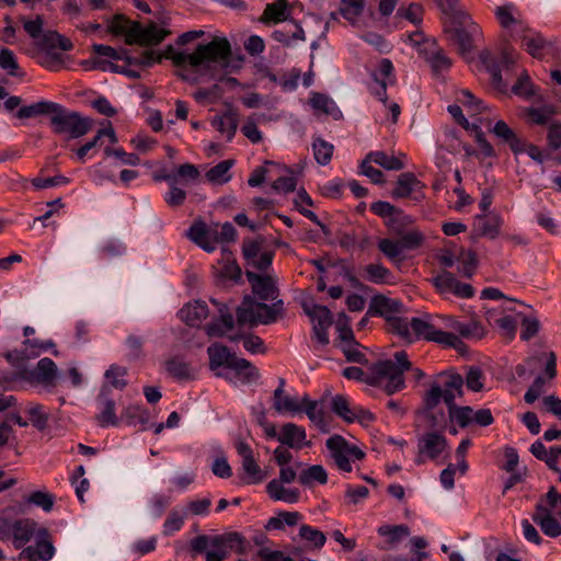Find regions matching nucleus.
Returning a JSON list of instances; mask_svg holds the SVG:
<instances>
[{
	"label": "nucleus",
	"mask_w": 561,
	"mask_h": 561,
	"mask_svg": "<svg viewBox=\"0 0 561 561\" xmlns=\"http://www.w3.org/2000/svg\"><path fill=\"white\" fill-rule=\"evenodd\" d=\"M463 379L459 374L440 373L424 394V404L427 410L435 409L442 401L448 408V415L453 422L465 428L473 423V409L471 407H456L455 400L462 396Z\"/></svg>",
	"instance_id": "nucleus-1"
},
{
	"label": "nucleus",
	"mask_w": 561,
	"mask_h": 561,
	"mask_svg": "<svg viewBox=\"0 0 561 561\" xmlns=\"http://www.w3.org/2000/svg\"><path fill=\"white\" fill-rule=\"evenodd\" d=\"M394 323L396 334L409 343L425 340L454 348L461 344L454 333L446 332V316L423 313L411 319L396 320Z\"/></svg>",
	"instance_id": "nucleus-2"
},
{
	"label": "nucleus",
	"mask_w": 561,
	"mask_h": 561,
	"mask_svg": "<svg viewBox=\"0 0 561 561\" xmlns=\"http://www.w3.org/2000/svg\"><path fill=\"white\" fill-rule=\"evenodd\" d=\"M411 369V362L403 351L396 352L393 359L378 360L370 365L365 382L382 388L393 394L405 387L404 371Z\"/></svg>",
	"instance_id": "nucleus-3"
},
{
	"label": "nucleus",
	"mask_w": 561,
	"mask_h": 561,
	"mask_svg": "<svg viewBox=\"0 0 561 561\" xmlns=\"http://www.w3.org/2000/svg\"><path fill=\"white\" fill-rule=\"evenodd\" d=\"M231 54V46L227 38L216 37L207 44H201L193 53L184 50L174 51L171 56L174 65L199 67L209 62H226Z\"/></svg>",
	"instance_id": "nucleus-4"
},
{
	"label": "nucleus",
	"mask_w": 561,
	"mask_h": 561,
	"mask_svg": "<svg viewBox=\"0 0 561 561\" xmlns=\"http://www.w3.org/2000/svg\"><path fill=\"white\" fill-rule=\"evenodd\" d=\"M49 122L53 133L64 136L66 139L81 138L87 135L93 126L91 118L82 116L78 112L70 111L58 103H55Z\"/></svg>",
	"instance_id": "nucleus-5"
},
{
	"label": "nucleus",
	"mask_w": 561,
	"mask_h": 561,
	"mask_svg": "<svg viewBox=\"0 0 561 561\" xmlns=\"http://www.w3.org/2000/svg\"><path fill=\"white\" fill-rule=\"evenodd\" d=\"M282 300L268 306L264 302H257L251 297H245L237 309L238 323L250 324L251 327L259 323H273L282 312Z\"/></svg>",
	"instance_id": "nucleus-6"
},
{
	"label": "nucleus",
	"mask_w": 561,
	"mask_h": 561,
	"mask_svg": "<svg viewBox=\"0 0 561 561\" xmlns=\"http://www.w3.org/2000/svg\"><path fill=\"white\" fill-rule=\"evenodd\" d=\"M325 446L336 468L342 472L350 473L353 468L351 460H362L364 451L355 445H350L341 435H333L325 442Z\"/></svg>",
	"instance_id": "nucleus-7"
},
{
	"label": "nucleus",
	"mask_w": 561,
	"mask_h": 561,
	"mask_svg": "<svg viewBox=\"0 0 561 561\" xmlns=\"http://www.w3.org/2000/svg\"><path fill=\"white\" fill-rule=\"evenodd\" d=\"M425 240L424 233L420 229H413L409 234L398 240L382 238L378 240L379 251L391 262H400L404 250H415L420 248Z\"/></svg>",
	"instance_id": "nucleus-8"
},
{
	"label": "nucleus",
	"mask_w": 561,
	"mask_h": 561,
	"mask_svg": "<svg viewBox=\"0 0 561 561\" xmlns=\"http://www.w3.org/2000/svg\"><path fill=\"white\" fill-rule=\"evenodd\" d=\"M58 375V369L53 359L48 357L41 358L34 369L23 370L22 373L12 377H3L0 382L4 388H12L11 382L15 381L18 377L25 379L30 382H36L38 385L50 387L55 385V380Z\"/></svg>",
	"instance_id": "nucleus-9"
},
{
	"label": "nucleus",
	"mask_w": 561,
	"mask_h": 561,
	"mask_svg": "<svg viewBox=\"0 0 561 561\" xmlns=\"http://www.w3.org/2000/svg\"><path fill=\"white\" fill-rule=\"evenodd\" d=\"M233 551L239 554L245 553L244 537L238 533H228L211 537L210 549L206 551V561H222Z\"/></svg>",
	"instance_id": "nucleus-10"
},
{
	"label": "nucleus",
	"mask_w": 561,
	"mask_h": 561,
	"mask_svg": "<svg viewBox=\"0 0 561 561\" xmlns=\"http://www.w3.org/2000/svg\"><path fill=\"white\" fill-rule=\"evenodd\" d=\"M451 39L457 44L459 53L466 56L482 39V30L469 15L461 14L458 25L451 31Z\"/></svg>",
	"instance_id": "nucleus-11"
},
{
	"label": "nucleus",
	"mask_w": 561,
	"mask_h": 561,
	"mask_svg": "<svg viewBox=\"0 0 561 561\" xmlns=\"http://www.w3.org/2000/svg\"><path fill=\"white\" fill-rule=\"evenodd\" d=\"M448 448L447 439L437 432H427L417 438L416 465H423L426 460H437Z\"/></svg>",
	"instance_id": "nucleus-12"
},
{
	"label": "nucleus",
	"mask_w": 561,
	"mask_h": 561,
	"mask_svg": "<svg viewBox=\"0 0 561 561\" xmlns=\"http://www.w3.org/2000/svg\"><path fill=\"white\" fill-rule=\"evenodd\" d=\"M432 283L436 290L445 297L455 296L461 299L473 297L474 289L470 284L459 282L456 276L443 271L432 278Z\"/></svg>",
	"instance_id": "nucleus-13"
},
{
	"label": "nucleus",
	"mask_w": 561,
	"mask_h": 561,
	"mask_svg": "<svg viewBox=\"0 0 561 561\" xmlns=\"http://www.w3.org/2000/svg\"><path fill=\"white\" fill-rule=\"evenodd\" d=\"M394 68L390 59H381L375 71L371 72L373 83L368 85L370 93L381 103L387 104V87L396 81Z\"/></svg>",
	"instance_id": "nucleus-14"
},
{
	"label": "nucleus",
	"mask_w": 561,
	"mask_h": 561,
	"mask_svg": "<svg viewBox=\"0 0 561 561\" xmlns=\"http://www.w3.org/2000/svg\"><path fill=\"white\" fill-rule=\"evenodd\" d=\"M169 34L170 31L159 27L156 23H149L146 26L133 23L127 34V44L158 45Z\"/></svg>",
	"instance_id": "nucleus-15"
},
{
	"label": "nucleus",
	"mask_w": 561,
	"mask_h": 561,
	"mask_svg": "<svg viewBox=\"0 0 561 561\" xmlns=\"http://www.w3.org/2000/svg\"><path fill=\"white\" fill-rule=\"evenodd\" d=\"M55 547L50 540L49 534L45 528H39L36 533L35 547L30 546L22 550L19 556L20 561H49L55 554Z\"/></svg>",
	"instance_id": "nucleus-16"
},
{
	"label": "nucleus",
	"mask_w": 561,
	"mask_h": 561,
	"mask_svg": "<svg viewBox=\"0 0 561 561\" xmlns=\"http://www.w3.org/2000/svg\"><path fill=\"white\" fill-rule=\"evenodd\" d=\"M494 15L499 24L510 32L512 36L517 37L528 27L519 9L512 2L504 3L494 9Z\"/></svg>",
	"instance_id": "nucleus-17"
},
{
	"label": "nucleus",
	"mask_w": 561,
	"mask_h": 561,
	"mask_svg": "<svg viewBox=\"0 0 561 561\" xmlns=\"http://www.w3.org/2000/svg\"><path fill=\"white\" fill-rule=\"evenodd\" d=\"M516 38L522 43L525 50L537 59H545L554 53V45L552 42L546 39L540 33L526 28Z\"/></svg>",
	"instance_id": "nucleus-18"
},
{
	"label": "nucleus",
	"mask_w": 561,
	"mask_h": 561,
	"mask_svg": "<svg viewBox=\"0 0 561 561\" xmlns=\"http://www.w3.org/2000/svg\"><path fill=\"white\" fill-rule=\"evenodd\" d=\"M479 59L484 69L490 75L492 85L500 92H505L507 90V83L502 79V67L508 70L510 65L514 62L513 58L507 53H504L502 56V61L499 64L493 58L491 51L485 49L479 54Z\"/></svg>",
	"instance_id": "nucleus-19"
},
{
	"label": "nucleus",
	"mask_w": 561,
	"mask_h": 561,
	"mask_svg": "<svg viewBox=\"0 0 561 561\" xmlns=\"http://www.w3.org/2000/svg\"><path fill=\"white\" fill-rule=\"evenodd\" d=\"M211 304L217 307L219 317L214 319L210 323L205 327V332L209 337H224L230 336L229 332H231L234 328V318L231 313L229 307L219 302L216 299H210Z\"/></svg>",
	"instance_id": "nucleus-20"
},
{
	"label": "nucleus",
	"mask_w": 561,
	"mask_h": 561,
	"mask_svg": "<svg viewBox=\"0 0 561 561\" xmlns=\"http://www.w3.org/2000/svg\"><path fill=\"white\" fill-rule=\"evenodd\" d=\"M371 308L375 313L383 317L388 321L389 330L396 334V320H405L400 317L403 305L397 300L382 295L375 296L371 300Z\"/></svg>",
	"instance_id": "nucleus-21"
},
{
	"label": "nucleus",
	"mask_w": 561,
	"mask_h": 561,
	"mask_svg": "<svg viewBox=\"0 0 561 561\" xmlns=\"http://www.w3.org/2000/svg\"><path fill=\"white\" fill-rule=\"evenodd\" d=\"M425 185L412 172L401 173L398 178L392 196L396 198L412 197L415 202L424 198Z\"/></svg>",
	"instance_id": "nucleus-22"
},
{
	"label": "nucleus",
	"mask_w": 561,
	"mask_h": 561,
	"mask_svg": "<svg viewBox=\"0 0 561 561\" xmlns=\"http://www.w3.org/2000/svg\"><path fill=\"white\" fill-rule=\"evenodd\" d=\"M55 343L51 340L39 341L37 339H25L21 351H12L7 354L8 362L14 364L19 360H26L39 356L42 353L54 348Z\"/></svg>",
	"instance_id": "nucleus-23"
},
{
	"label": "nucleus",
	"mask_w": 561,
	"mask_h": 561,
	"mask_svg": "<svg viewBox=\"0 0 561 561\" xmlns=\"http://www.w3.org/2000/svg\"><path fill=\"white\" fill-rule=\"evenodd\" d=\"M490 133L502 144L507 145L515 154H520L525 151V140L503 119L496 121L492 128H490Z\"/></svg>",
	"instance_id": "nucleus-24"
},
{
	"label": "nucleus",
	"mask_w": 561,
	"mask_h": 561,
	"mask_svg": "<svg viewBox=\"0 0 561 561\" xmlns=\"http://www.w3.org/2000/svg\"><path fill=\"white\" fill-rule=\"evenodd\" d=\"M285 380L283 378L278 381V387L273 393V407L279 414H296L302 411V403L297 397L285 393Z\"/></svg>",
	"instance_id": "nucleus-25"
},
{
	"label": "nucleus",
	"mask_w": 561,
	"mask_h": 561,
	"mask_svg": "<svg viewBox=\"0 0 561 561\" xmlns=\"http://www.w3.org/2000/svg\"><path fill=\"white\" fill-rule=\"evenodd\" d=\"M455 101L460 103L463 106L467 115L474 122L477 119L482 121V125H490L488 119L480 117L483 114L488 106L479 99H477L469 90H460L456 93Z\"/></svg>",
	"instance_id": "nucleus-26"
},
{
	"label": "nucleus",
	"mask_w": 561,
	"mask_h": 561,
	"mask_svg": "<svg viewBox=\"0 0 561 561\" xmlns=\"http://www.w3.org/2000/svg\"><path fill=\"white\" fill-rule=\"evenodd\" d=\"M557 517L550 511L543 508L542 504H537L533 520L546 536L557 538L561 535V523Z\"/></svg>",
	"instance_id": "nucleus-27"
},
{
	"label": "nucleus",
	"mask_w": 561,
	"mask_h": 561,
	"mask_svg": "<svg viewBox=\"0 0 561 561\" xmlns=\"http://www.w3.org/2000/svg\"><path fill=\"white\" fill-rule=\"evenodd\" d=\"M179 318L190 327H198L209 314L208 306L203 300L185 304L178 312Z\"/></svg>",
	"instance_id": "nucleus-28"
},
{
	"label": "nucleus",
	"mask_w": 561,
	"mask_h": 561,
	"mask_svg": "<svg viewBox=\"0 0 561 561\" xmlns=\"http://www.w3.org/2000/svg\"><path fill=\"white\" fill-rule=\"evenodd\" d=\"M306 430L295 423H286L280 428L277 440L294 449H301L304 446H309L310 443L306 440Z\"/></svg>",
	"instance_id": "nucleus-29"
},
{
	"label": "nucleus",
	"mask_w": 561,
	"mask_h": 561,
	"mask_svg": "<svg viewBox=\"0 0 561 561\" xmlns=\"http://www.w3.org/2000/svg\"><path fill=\"white\" fill-rule=\"evenodd\" d=\"M302 410L307 414L308 419L322 432L328 433L330 431V424L328 415L323 409L322 401L309 400L305 396L301 400Z\"/></svg>",
	"instance_id": "nucleus-30"
},
{
	"label": "nucleus",
	"mask_w": 561,
	"mask_h": 561,
	"mask_svg": "<svg viewBox=\"0 0 561 561\" xmlns=\"http://www.w3.org/2000/svg\"><path fill=\"white\" fill-rule=\"evenodd\" d=\"M245 275L252 286L254 295L261 300H272L275 298L276 287L272 277L262 276L251 271H247Z\"/></svg>",
	"instance_id": "nucleus-31"
},
{
	"label": "nucleus",
	"mask_w": 561,
	"mask_h": 561,
	"mask_svg": "<svg viewBox=\"0 0 561 561\" xmlns=\"http://www.w3.org/2000/svg\"><path fill=\"white\" fill-rule=\"evenodd\" d=\"M363 277L376 285H394L397 276L381 263H370L363 267Z\"/></svg>",
	"instance_id": "nucleus-32"
},
{
	"label": "nucleus",
	"mask_w": 561,
	"mask_h": 561,
	"mask_svg": "<svg viewBox=\"0 0 561 561\" xmlns=\"http://www.w3.org/2000/svg\"><path fill=\"white\" fill-rule=\"evenodd\" d=\"M39 528L31 519H20L12 524L13 543L16 549L23 548L32 538H36Z\"/></svg>",
	"instance_id": "nucleus-33"
},
{
	"label": "nucleus",
	"mask_w": 561,
	"mask_h": 561,
	"mask_svg": "<svg viewBox=\"0 0 561 561\" xmlns=\"http://www.w3.org/2000/svg\"><path fill=\"white\" fill-rule=\"evenodd\" d=\"M207 354L209 358V368L216 371L219 368H230L236 358V354L220 343H214L208 346Z\"/></svg>",
	"instance_id": "nucleus-34"
},
{
	"label": "nucleus",
	"mask_w": 561,
	"mask_h": 561,
	"mask_svg": "<svg viewBox=\"0 0 561 561\" xmlns=\"http://www.w3.org/2000/svg\"><path fill=\"white\" fill-rule=\"evenodd\" d=\"M420 55L431 66L435 75L446 72L451 67L450 58L440 48H437L436 45L431 48L425 47L421 49Z\"/></svg>",
	"instance_id": "nucleus-35"
},
{
	"label": "nucleus",
	"mask_w": 561,
	"mask_h": 561,
	"mask_svg": "<svg viewBox=\"0 0 561 561\" xmlns=\"http://www.w3.org/2000/svg\"><path fill=\"white\" fill-rule=\"evenodd\" d=\"M239 117L238 113L229 110L213 118L211 125L221 135L226 136L228 141H231L238 129Z\"/></svg>",
	"instance_id": "nucleus-36"
},
{
	"label": "nucleus",
	"mask_w": 561,
	"mask_h": 561,
	"mask_svg": "<svg viewBox=\"0 0 561 561\" xmlns=\"http://www.w3.org/2000/svg\"><path fill=\"white\" fill-rule=\"evenodd\" d=\"M415 218L409 214H405L403 210L398 209L392 218H389L386 221V226L389 230L400 237L409 234L413 229H417L414 227Z\"/></svg>",
	"instance_id": "nucleus-37"
},
{
	"label": "nucleus",
	"mask_w": 561,
	"mask_h": 561,
	"mask_svg": "<svg viewBox=\"0 0 561 561\" xmlns=\"http://www.w3.org/2000/svg\"><path fill=\"white\" fill-rule=\"evenodd\" d=\"M290 7L287 0H276L272 3L266 4L262 21L265 23H282L285 21H291L290 19Z\"/></svg>",
	"instance_id": "nucleus-38"
},
{
	"label": "nucleus",
	"mask_w": 561,
	"mask_h": 561,
	"mask_svg": "<svg viewBox=\"0 0 561 561\" xmlns=\"http://www.w3.org/2000/svg\"><path fill=\"white\" fill-rule=\"evenodd\" d=\"M290 23L294 26L293 31L278 28L272 33V38L285 47H291L296 42L306 41V33L301 24L297 21H290Z\"/></svg>",
	"instance_id": "nucleus-39"
},
{
	"label": "nucleus",
	"mask_w": 561,
	"mask_h": 561,
	"mask_svg": "<svg viewBox=\"0 0 561 561\" xmlns=\"http://www.w3.org/2000/svg\"><path fill=\"white\" fill-rule=\"evenodd\" d=\"M187 238L202 248L204 251L211 253L214 247L209 243V228L208 225L202 220H196L192 224L186 232Z\"/></svg>",
	"instance_id": "nucleus-40"
},
{
	"label": "nucleus",
	"mask_w": 561,
	"mask_h": 561,
	"mask_svg": "<svg viewBox=\"0 0 561 561\" xmlns=\"http://www.w3.org/2000/svg\"><path fill=\"white\" fill-rule=\"evenodd\" d=\"M367 158L386 170L399 171L405 168L407 156L402 152L398 156H390L385 151H374Z\"/></svg>",
	"instance_id": "nucleus-41"
},
{
	"label": "nucleus",
	"mask_w": 561,
	"mask_h": 561,
	"mask_svg": "<svg viewBox=\"0 0 561 561\" xmlns=\"http://www.w3.org/2000/svg\"><path fill=\"white\" fill-rule=\"evenodd\" d=\"M266 492L274 501H282L285 503L294 504L299 500V491L296 489H287L278 481L273 479L266 485Z\"/></svg>",
	"instance_id": "nucleus-42"
},
{
	"label": "nucleus",
	"mask_w": 561,
	"mask_h": 561,
	"mask_svg": "<svg viewBox=\"0 0 561 561\" xmlns=\"http://www.w3.org/2000/svg\"><path fill=\"white\" fill-rule=\"evenodd\" d=\"M229 369L233 373L234 378L243 383L251 382L259 377L256 367L248 359L238 356H236Z\"/></svg>",
	"instance_id": "nucleus-43"
},
{
	"label": "nucleus",
	"mask_w": 561,
	"mask_h": 561,
	"mask_svg": "<svg viewBox=\"0 0 561 561\" xmlns=\"http://www.w3.org/2000/svg\"><path fill=\"white\" fill-rule=\"evenodd\" d=\"M476 224L479 229V233L490 239H495L500 234V229L503 224V219L499 215H492L486 217L484 215L476 216Z\"/></svg>",
	"instance_id": "nucleus-44"
},
{
	"label": "nucleus",
	"mask_w": 561,
	"mask_h": 561,
	"mask_svg": "<svg viewBox=\"0 0 561 561\" xmlns=\"http://www.w3.org/2000/svg\"><path fill=\"white\" fill-rule=\"evenodd\" d=\"M304 310L310 318L312 327L317 324L331 327L332 313L328 307L317 304H304Z\"/></svg>",
	"instance_id": "nucleus-45"
},
{
	"label": "nucleus",
	"mask_w": 561,
	"mask_h": 561,
	"mask_svg": "<svg viewBox=\"0 0 561 561\" xmlns=\"http://www.w3.org/2000/svg\"><path fill=\"white\" fill-rule=\"evenodd\" d=\"M224 260L218 270V277L222 280L238 282L241 278V268L232 259L230 252L224 250Z\"/></svg>",
	"instance_id": "nucleus-46"
},
{
	"label": "nucleus",
	"mask_w": 561,
	"mask_h": 561,
	"mask_svg": "<svg viewBox=\"0 0 561 561\" xmlns=\"http://www.w3.org/2000/svg\"><path fill=\"white\" fill-rule=\"evenodd\" d=\"M479 330L480 328L474 322L463 323L446 316V332L454 333L458 339L459 335L463 337L479 336Z\"/></svg>",
	"instance_id": "nucleus-47"
},
{
	"label": "nucleus",
	"mask_w": 561,
	"mask_h": 561,
	"mask_svg": "<svg viewBox=\"0 0 561 561\" xmlns=\"http://www.w3.org/2000/svg\"><path fill=\"white\" fill-rule=\"evenodd\" d=\"M524 113L531 124L543 126L557 114V110L553 105H543L540 107L530 106L525 108Z\"/></svg>",
	"instance_id": "nucleus-48"
},
{
	"label": "nucleus",
	"mask_w": 561,
	"mask_h": 561,
	"mask_svg": "<svg viewBox=\"0 0 561 561\" xmlns=\"http://www.w3.org/2000/svg\"><path fill=\"white\" fill-rule=\"evenodd\" d=\"M311 106L324 114L332 116L334 119L342 117V112L335 102L324 94L317 93L310 100Z\"/></svg>",
	"instance_id": "nucleus-49"
},
{
	"label": "nucleus",
	"mask_w": 561,
	"mask_h": 561,
	"mask_svg": "<svg viewBox=\"0 0 561 561\" xmlns=\"http://www.w3.org/2000/svg\"><path fill=\"white\" fill-rule=\"evenodd\" d=\"M298 481L302 485H312L313 483L325 484L328 473L323 466L312 465L300 472Z\"/></svg>",
	"instance_id": "nucleus-50"
},
{
	"label": "nucleus",
	"mask_w": 561,
	"mask_h": 561,
	"mask_svg": "<svg viewBox=\"0 0 561 561\" xmlns=\"http://www.w3.org/2000/svg\"><path fill=\"white\" fill-rule=\"evenodd\" d=\"M331 409L337 416L347 423L356 421L357 410L350 407V402L344 396L337 394L333 397Z\"/></svg>",
	"instance_id": "nucleus-51"
},
{
	"label": "nucleus",
	"mask_w": 561,
	"mask_h": 561,
	"mask_svg": "<svg viewBox=\"0 0 561 561\" xmlns=\"http://www.w3.org/2000/svg\"><path fill=\"white\" fill-rule=\"evenodd\" d=\"M232 160H224L207 171L206 178L210 183L225 184L231 180Z\"/></svg>",
	"instance_id": "nucleus-52"
},
{
	"label": "nucleus",
	"mask_w": 561,
	"mask_h": 561,
	"mask_svg": "<svg viewBox=\"0 0 561 561\" xmlns=\"http://www.w3.org/2000/svg\"><path fill=\"white\" fill-rule=\"evenodd\" d=\"M55 107V102L51 101H39L26 106H22L16 116L19 118H30L38 115H49L51 114L53 108Z\"/></svg>",
	"instance_id": "nucleus-53"
},
{
	"label": "nucleus",
	"mask_w": 561,
	"mask_h": 561,
	"mask_svg": "<svg viewBox=\"0 0 561 561\" xmlns=\"http://www.w3.org/2000/svg\"><path fill=\"white\" fill-rule=\"evenodd\" d=\"M294 203H295V206H296L297 210L302 216H305L306 218H308L312 222H316V224L320 222L318 216L316 215V213L312 211L311 209H309L313 205V202H312V198L310 197V195L307 193V191L305 188L298 190Z\"/></svg>",
	"instance_id": "nucleus-54"
},
{
	"label": "nucleus",
	"mask_w": 561,
	"mask_h": 561,
	"mask_svg": "<svg viewBox=\"0 0 561 561\" xmlns=\"http://www.w3.org/2000/svg\"><path fill=\"white\" fill-rule=\"evenodd\" d=\"M24 413L28 416V424L37 430L42 431L47 426L48 413L42 404L31 403L25 408Z\"/></svg>",
	"instance_id": "nucleus-55"
},
{
	"label": "nucleus",
	"mask_w": 561,
	"mask_h": 561,
	"mask_svg": "<svg viewBox=\"0 0 561 561\" xmlns=\"http://www.w3.org/2000/svg\"><path fill=\"white\" fill-rule=\"evenodd\" d=\"M167 371L178 380H190L194 378L191 366L178 358H172L165 363Z\"/></svg>",
	"instance_id": "nucleus-56"
},
{
	"label": "nucleus",
	"mask_w": 561,
	"mask_h": 561,
	"mask_svg": "<svg viewBox=\"0 0 561 561\" xmlns=\"http://www.w3.org/2000/svg\"><path fill=\"white\" fill-rule=\"evenodd\" d=\"M228 340L231 342L242 340L244 350L250 354H264L266 352L263 340L254 334L230 335Z\"/></svg>",
	"instance_id": "nucleus-57"
},
{
	"label": "nucleus",
	"mask_w": 561,
	"mask_h": 561,
	"mask_svg": "<svg viewBox=\"0 0 561 561\" xmlns=\"http://www.w3.org/2000/svg\"><path fill=\"white\" fill-rule=\"evenodd\" d=\"M313 156L321 165H327L333 156L334 146L322 138H316L312 142Z\"/></svg>",
	"instance_id": "nucleus-58"
},
{
	"label": "nucleus",
	"mask_w": 561,
	"mask_h": 561,
	"mask_svg": "<svg viewBox=\"0 0 561 561\" xmlns=\"http://www.w3.org/2000/svg\"><path fill=\"white\" fill-rule=\"evenodd\" d=\"M364 0H341L340 12L344 19L355 23L364 11Z\"/></svg>",
	"instance_id": "nucleus-59"
},
{
	"label": "nucleus",
	"mask_w": 561,
	"mask_h": 561,
	"mask_svg": "<svg viewBox=\"0 0 561 561\" xmlns=\"http://www.w3.org/2000/svg\"><path fill=\"white\" fill-rule=\"evenodd\" d=\"M299 537L302 540L309 542L312 547H314L317 549L322 548L327 541V537L322 531H320L309 525L300 526Z\"/></svg>",
	"instance_id": "nucleus-60"
},
{
	"label": "nucleus",
	"mask_w": 561,
	"mask_h": 561,
	"mask_svg": "<svg viewBox=\"0 0 561 561\" xmlns=\"http://www.w3.org/2000/svg\"><path fill=\"white\" fill-rule=\"evenodd\" d=\"M378 534L382 537H387L390 545H394L402 538L408 537L410 529L405 525H383L378 528Z\"/></svg>",
	"instance_id": "nucleus-61"
},
{
	"label": "nucleus",
	"mask_w": 561,
	"mask_h": 561,
	"mask_svg": "<svg viewBox=\"0 0 561 561\" xmlns=\"http://www.w3.org/2000/svg\"><path fill=\"white\" fill-rule=\"evenodd\" d=\"M185 515L178 510H172L162 525V534L165 537L180 531L184 525Z\"/></svg>",
	"instance_id": "nucleus-62"
},
{
	"label": "nucleus",
	"mask_w": 561,
	"mask_h": 561,
	"mask_svg": "<svg viewBox=\"0 0 561 561\" xmlns=\"http://www.w3.org/2000/svg\"><path fill=\"white\" fill-rule=\"evenodd\" d=\"M537 504H542L543 508L561 518V493L557 492L554 486H551Z\"/></svg>",
	"instance_id": "nucleus-63"
},
{
	"label": "nucleus",
	"mask_w": 561,
	"mask_h": 561,
	"mask_svg": "<svg viewBox=\"0 0 561 561\" xmlns=\"http://www.w3.org/2000/svg\"><path fill=\"white\" fill-rule=\"evenodd\" d=\"M98 422L102 427L115 426L118 424V419L115 413V402L112 399H106L103 402L101 412L98 415Z\"/></svg>",
	"instance_id": "nucleus-64"
}]
</instances>
